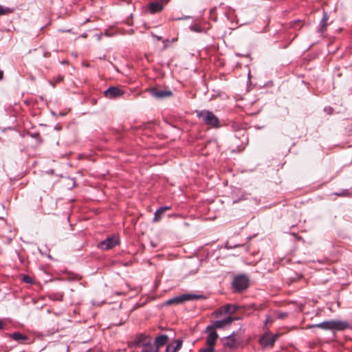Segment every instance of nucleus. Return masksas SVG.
Here are the masks:
<instances>
[{"mask_svg":"<svg viewBox=\"0 0 352 352\" xmlns=\"http://www.w3.org/2000/svg\"><path fill=\"white\" fill-rule=\"evenodd\" d=\"M197 116L203 123L212 128L220 127V121L213 112L209 110L196 111Z\"/></svg>","mask_w":352,"mask_h":352,"instance_id":"obj_2","label":"nucleus"},{"mask_svg":"<svg viewBox=\"0 0 352 352\" xmlns=\"http://www.w3.org/2000/svg\"><path fill=\"white\" fill-rule=\"evenodd\" d=\"M170 206H163V207H160L161 209H162V210L165 212L166 210H168L169 209H170Z\"/></svg>","mask_w":352,"mask_h":352,"instance_id":"obj_32","label":"nucleus"},{"mask_svg":"<svg viewBox=\"0 0 352 352\" xmlns=\"http://www.w3.org/2000/svg\"><path fill=\"white\" fill-rule=\"evenodd\" d=\"M14 9L8 7H3L0 5V16L6 15L13 12Z\"/></svg>","mask_w":352,"mask_h":352,"instance_id":"obj_22","label":"nucleus"},{"mask_svg":"<svg viewBox=\"0 0 352 352\" xmlns=\"http://www.w3.org/2000/svg\"><path fill=\"white\" fill-rule=\"evenodd\" d=\"M30 135L32 138L36 139L39 142V143L42 142L41 138L38 133H32Z\"/></svg>","mask_w":352,"mask_h":352,"instance_id":"obj_27","label":"nucleus"},{"mask_svg":"<svg viewBox=\"0 0 352 352\" xmlns=\"http://www.w3.org/2000/svg\"><path fill=\"white\" fill-rule=\"evenodd\" d=\"M168 42V39L163 40V43H164V47H167V43Z\"/></svg>","mask_w":352,"mask_h":352,"instance_id":"obj_34","label":"nucleus"},{"mask_svg":"<svg viewBox=\"0 0 352 352\" xmlns=\"http://www.w3.org/2000/svg\"><path fill=\"white\" fill-rule=\"evenodd\" d=\"M277 338L276 335H271L269 333H264L260 339V344L263 347H270L274 344V342Z\"/></svg>","mask_w":352,"mask_h":352,"instance_id":"obj_8","label":"nucleus"},{"mask_svg":"<svg viewBox=\"0 0 352 352\" xmlns=\"http://www.w3.org/2000/svg\"><path fill=\"white\" fill-rule=\"evenodd\" d=\"M148 6L151 14L160 12L164 9L163 5L158 1L151 2Z\"/></svg>","mask_w":352,"mask_h":352,"instance_id":"obj_14","label":"nucleus"},{"mask_svg":"<svg viewBox=\"0 0 352 352\" xmlns=\"http://www.w3.org/2000/svg\"><path fill=\"white\" fill-rule=\"evenodd\" d=\"M3 78V72L2 70H0V80H2Z\"/></svg>","mask_w":352,"mask_h":352,"instance_id":"obj_35","label":"nucleus"},{"mask_svg":"<svg viewBox=\"0 0 352 352\" xmlns=\"http://www.w3.org/2000/svg\"><path fill=\"white\" fill-rule=\"evenodd\" d=\"M304 25V22L301 20H294L290 22L289 28L297 30H300Z\"/></svg>","mask_w":352,"mask_h":352,"instance_id":"obj_18","label":"nucleus"},{"mask_svg":"<svg viewBox=\"0 0 352 352\" xmlns=\"http://www.w3.org/2000/svg\"><path fill=\"white\" fill-rule=\"evenodd\" d=\"M63 80V77L62 76H58L56 79H55V82H51V84L52 85L53 87L55 86V84L56 83H58V82H60L61 81Z\"/></svg>","mask_w":352,"mask_h":352,"instance_id":"obj_28","label":"nucleus"},{"mask_svg":"<svg viewBox=\"0 0 352 352\" xmlns=\"http://www.w3.org/2000/svg\"><path fill=\"white\" fill-rule=\"evenodd\" d=\"M151 35L153 37L155 38L157 41H162V36H157V35L154 34L153 33H151Z\"/></svg>","mask_w":352,"mask_h":352,"instance_id":"obj_31","label":"nucleus"},{"mask_svg":"<svg viewBox=\"0 0 352 352\" xmlns=\"http://www.w3.org/2000/svg\"><path fill=\"white\" fill-rule=\"evenodd\" d=\"M285 315V314H280L279 315V318H283L284 317V316Z\"/></svg>","mask_w":352,"mask_h":352,"instance_id":"obj_37","label":"nucleus"},{"mask_svg":"<svg viewBox=\"0 0 352 352\" xmlns=\"http://www.w3.org/2000/svg\"><path fill=\"white\" fill-rule=\"evenodd\" d=\"M188 18H189V16H182V17L176 18V19H175V20H177V21H179V20H185V19H188Z\"/></svg>","mask_w":352,"mask_h":352,"instance_id":"obj_33","label":"nucleus"},{"mask_svg":"<svg viewBox=\"0 0 352 352\" xmlns=\"http://www.w3.org/2000/svg\"><path fill=\"white\" fill-rule=\"evenodd\" d=\"M164 213V212L162 210V209H161L160 208H158L155 212L153 222H157L158 221H160Z\"/></svg>","mask_w":352,"mask_h":352,"instance_id":"obj_20","label":"nucleus"},{"mask_svg":"<svg viewBox=\"0 0 352 352\" xmlns=\"http://www.w3.org/2000/svg\"><path fill=\"white\" fill-rule=\"evenodd\" d=\"M170 0H160V3L163 5V7L164 8V6L166 5Z\"/></svg>","mask_w":352,"mask_h":352,"instance_id":"obj_30","label":"nucleus"},{"mask_svg":"<svg viewBox=\"0 0 352 352\" xmlns=\"http://www.w3.org/2000/svg\"><path fill=\"white\" fill-rule=\"evenodd\" d=\"M233 320H234V318H232L231 316H228L227 318H226L223 320L214 321L212 325L208 326V329H221L227 325L230 324Z\"/></svg>","mask_w":352,"mask_h":352,"instance_id":"obj_9","label":"nucleus"},{"mask_svg":"<svg viewBox=\"0 0 352 352\" xmlns=\"http://www.w3.org/2000/svg\"><path fill=\"white\" fill-rule=\"evenodd\" d=\"M239 344V340L234 338V333L225 338L224 345L230 348H235Z\"/></svg>","mask_w":352,"mask_h":352,"instance_id":"obj_13","label":"nucleus"},{"mask_svg":"<svg viewBox=\"0 0 352 352\" xmlns=\"http://www.w3.org/2000/svg\"><path fill=\"white\" fill-rule=\"evenodd\" d=\"M329 20V15L327 13H324L323 16L320 22L318 32L320 34H323V32L326 30V28L327 26V21Z\"/></svg>","mask_w":352,"mask_h":352,"instance_id":"obj_16","label":"nucleus"},{"mask_svg":"<svg viewBox=\"0 0 352 352\" xmlns=\"http://www.w3.org/2000/svg\"><path fill=\"white\" fill-rule=\"evenodd\" d=\"M168 342V337L166 335L161 334L155 338L154 345L159 350L160 347L166 345Z\"/></svg>","mask_w":352,"mask_h":352,"instance_id":"obj_12","label":"nucleus"},{"mask_svg":"<svg viewBox=\"0 0 352 352\" xmlns=\"http://www.w3.org/2000/svg\"><path fill=\"white\" fill-rule=\"evenodd\" d=\"M348 322L342 320H326L318 324H313L311 328H320L324 330L343 331L349 328Z\"/></svg>","mask_w":352,"mask_h":352,"instance_id":"obj_1","label":"nucleus"},{"mask_svg":"<svg viewBox=\"0 0 352 352\" xmlns=\"http://www.w3.org/2000/svg\"><path fill=\"white\" fill-rule=\"evenodd\" d=\"M222 309L225 314H234L237 311L238 307L228 304L223 307Z\"/></svg>","mask_w":352,"mask_h":352,"instance_id":"obj_19","label":"nucleus"},{"mask_svg":"<svg viewBox=\"0 0 352 352\" xmlns=\"http://www.w3.org/2000/svg\"><path fill=\"white\" fill-rule=\"evenodd\" d=\"M324 111L328 113V114H331L333 109V108L331 107H326L324 108Z\"/></svg>","mask_w":352,"mask_h":352,"instance_id":"obj_29","label":"nucleus"},{"mask_svg":"<svg viewBox=\"0 0 352 352\" xmlns=\"http://www.w3.org/2000/svg\"><path fill=\"white\" fill-rule=\"evenodd\" d=\"M10 336L14 340L23 343L25 341L28 340V337L20 332H14L13 333L10 334Z\"/></svg>","mask_w":352,"mask_h":352,"instance_id":"obj_17","label":"nucleus"},{"mask_svg":"<svg viewBox=\"0 0 352 352\" xmlns=\"http://www.w3.org/2000/svg\"><path fill=\"white\" fill-rule=\"evenodd\" d=\"M147 91L150 94L151 96L157 99L164 98L173 96V92L171 91L166 89H158L155 87L148 89Z\"/></svg>","mask_w":352,"mask_h":352,"instance_id":"obj_6","label":"nucleus"},{"mask_svg":"<svg viewBox=\"0 0 352 352\" xmlns=\"http://www.w3.org/2000/svg\"><path fill=\"white\" fill-rule=\"evenodd\" d=\"M199 352H215L214 347L207 346L206 348L200 349Z\"/></svg>","mask_w":352,"mask_h":352,"instance_id":"obj_25","label":"nucleus"},{"mask_svg":"<svg viewBox=\"0 0 352 352\" xmlns=\"http://www.w3.org/2000/svg\"><path fill=\"white\" fill-rule=\"evenodd\" d=\"M232 285L235 292H241L248 287L249 279L244 274L236 276L232 280Z\"/></svg>","mask_w":352,"mask_h":352,"instance_id":"obj_4","label":"nucleus"},{"mask_svg":"<svg viewBox=\"0 0 352 352\" xmlns=\"http://www.w3.org/2000/svg\"><path fill=\"white\" fill-rule=\"evenodd\" d=\"M22 279L26 283H32V278L30 276H28V275H24L23 276Z\"/></svg>","mask_w":352,"mask_h":352,"instance_id":"obj_26","label":"nucleus"},{"mask_svg":"<svg viewBox=\"0 0 352 352\" xmlns=\"http://www.w3.org/2000/svg\"><path fill=\"white\" fill-rule=\"evenodd\" d=\"M206 332L208 333L207 339H206V344L207 346L214 347L215 343L218 339V334L213 329H208L206 327Z\"/></svg>","mask_w":352,"mask_h":352,"instance_id":"obj_11","label":"nucleus"},{"mask_svg":"<svg viewBox=\"0 0 352 352\" xmlns=\"http://www.w3.org/2000/svg\"><path fill=\"white\" fill-rule=\"evenodd\" d=\"M150 343H151V338L144 334H140L133 341V344L135 347H144Z\"/></svg>","mask_w":352,"mask_h":352,"instance_id":"obj_10","label":"nucleus"},{"mask_svg":"<svg viewBox=\"0 0 352 352\" xmlns=\"http://www.w3.org/2000/svg\"><path fill=\"white\" fill-rule=\"evenodd\" d=\"M334 195L339 197H350L351 193L349 191V190L345 189L339 192H335Z\"/></svg>","mask_w":352,"mask_h":352,"instance_id":"obj_23","label":"nucleus"},{"mask_svg":"<svg viewBox=\"0 0 352 352\" xmlns=\"http://www.w3.org/2000/svg\"><path fill=\"white\" fill-rule=\"evenodd\" d=\"M190 30L192 32H202V28L198 24H193L190 26Z\"/></svg>","mask_w":352,"mask_h":352,"instance_id":"obj_24","label":"nucleus"},{"mask_svg":"<svg viewBox=\"0 0 352 352\" xmlns=\"http://www.w3.org/2000/svg\"><path fill=\"white\" fill-rule=\"evenodd\" d=\"M175 342L176 343L175 346H173L171 344H168L166 346V352H177L182 348V343H183L182 340H179V339L176 340L175 341Z\"/></svg>","mask_w":352,"mask_h":352,"instance_id":"obj_15","label":"nucleus"},{"mask_svg":"<svg viewBox=\"0 0 352 352\" xmlns=\"http://www.w3.org/2000/svg\"><path fill=\"white\" fill-rule=\"evenodd\" d=\"M119 243V237L116 235H112L100 242L98 247L103 250H108L113 248L118 245Z\"/></svg>","mask_w":352,"mask_h":352,"instance_id":"obj_5","label":"nucleus"},{"mask_svg":"<svg viewBox=\"0 0 352 352\" xmlns=\"http://www.w3.org/2000/svg\"><path fill=\"white\" fill-rule=\"evenodd\" d=\"M158 351L159 350L155 346V345L151 343L144 346L142 349V352H158Z\"/></svg>","mask_w":352,"mask_h":352,"instance_id":"obj_21","label":"nucleus"},{"mask_svg":"<svg viewBox=\"0 0 352 352\" xmlns=\"http://www.w3.org/2000/svg\"><path fill=\"white\" fill-rule=\"evenodd\" d=\"M124 94V91L117 87H110L104 91V96L109 99H115Z\"/></svg>","mask_w":352,"mask_h":352,"instance_id":"obj_7","label":"nucleus"},{"mask_svg":"<svg viewBox=\"0 0 352 352\" xmlns=\"http://www.w3.org/2000/svg\"><path fill=\"white\" fill-rule=\"evenodd\" d=\"M204 298L203 295L193 294H184L179 296H175L166 301L165 304L167 305H179L186 301H193Z\"/></svg>","mask_w":352,"mask_h":352,"instance_id":"obj_3","label":"nucleus"},{"mask_svg":"<svg viewBox=\"0 0 352 352\" xmlns=\"http://www.w3.org/2000/svg\"><path fill=\"white\" fill-rule=\"evenodd\" d=\"M101 36H102L101 34H98V35H97V36H98V40H100V39Z\"/></svg>","mask_w":352,"mask_h":352,"instance_id":"obj_38","label":"nucleus"},{"mask_svg":"<svg viewBox=\"0 0 352 352\" xmlns=\"http://www.w3.org/2000/svg\"><path fill=\"white\" fill-rule=\"evenodd\" d=\"M3 327V322L0 320V329H2Z\"/></svg>","mask_w":352,"mask_h":352,"instance_id":"obj_36","label":"nucleus"}]
</instances>
